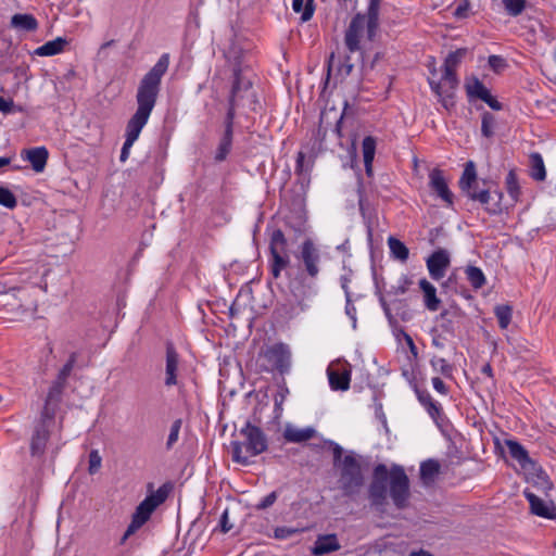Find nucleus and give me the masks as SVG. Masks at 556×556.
<instances>
[{
    "label": "nucleus",
    "instance_id": "obj_54",
    "mask_svg": "<svg viewBox=\"0 0 556 556\" xmlns=\"http://www.w3.org/2000/svg\"><path fill=\"white\" fill-rule=\"evenodd\" d=\"M329 444L331 446L332 455H333V460H332L333 468H336V467L342 465L344 462L343 448L341 445H339L338 443H336L333 441H329Z\"/></svg>",
    "mask_w": 556,
    "mask_h": 556
},
{
    "label": "nucleus",
    "instance_id": "obj_7",
    "mask_svg": "<svg viewBox=\"0 0 556 556\" xmlns=\"http://www.w3.org/2000/svg\"><path fill=\"white\" fill-rule=\"evenodd\" d=\"M168 488L166 484L160 486L156 492L148 495L136 508L131 521L128 525L124 535L121 539V544L140 529L151 517L152 513L157 506L163 504L168 496Z\"/></svg>",
    "mask_w": 556,
    "mask_h": 556
},
{
    "label": "nucleus",
    "instance_id": "obj_35",
    "mask_svg": "<svg viewBox=\"0 0 556 556\" xmlns=\"http://www.w3.org/2000/svg\"><path fill=\"white\" fill-rule=\"evenodd\" d=\"M465 88L469 100H482L490 92V90L477 77H472L471 79H469L466 83Z\"/></svg>",
    "mask_w": 556,
    "mask_h": 556
},
{
    "label": "nucleus",
    "instance_id": "obj_22",
    "mask_svg": "<svg viewBox=\"0 0 556 556\" xmlns=\"http://www.w3.org/2000/svg\"><path fill=\"white\" fill-rule=\"evenodd\" d=\"M10 27L17 33H35L39 27V23L33 14L16 13L10 20Z\"/></svg>",
    "mask_w": 556,
    "mask_h": 556
},
{
    "label": "nucleus",
    "instance_id": "obj_14",
    "mask_svg": "<svg viewBox=\"0 0 556 556\" xmlns=\"http://www.w3.org/2000/svg\"><path fill=\"white\" fill-rule=\"evenodd\" d=\"M426 265L430 277L439 281L451 266V255L447 250L438 249L427 258Z\"/></svg>",
    "mask_w": 556,
    "mask_h": 556
},
{
    "label": "nucleus",
    "instance_id": "obj_49",
    "mask_svg": "<svg viewBox=\"0 0 556 556\" xmlns=\"http://www.w3.org/2000/svg\"><path fill=\"white\" fill-rule=\"evenodd\" d=\"M412 285V280L408 276L402 275L396 285L391 286L390 290L388 291V294L392 295H400L407 292L409 286Z\"/></svg>",
    "mask_w": 556,
    "mask_h": 556
},
{
    "label": "nucleus",
    "instance_id": "obj_51",
    "mask_svg": "<svg viewBox=\"0 0 556 556\" xmlns=\"http://www.w3.org/2000/svg\"><path fill=\"white\" fill-rule=\"evenodd\" d=\"M488 64L495 73H501L508 66L506 60L503 56L496 54L489 56Z\"/></svg>",
    "mask_w": 556,
    "mask_h": 556
},
{
    "label": "nucleus",
    "instance_id": "obj_40",
    "mask_svg": "<svg viewBox=\"0 0 556 556\" xmlns=\"http://www.w3.org/2000/svg\"><path fill=\"white\" fill-rule=\"evenodd\" d=\"M288 395H289V389L287 387L285 378H282L281 381L278 383V389L274 396L276 417H279L281 415L282 405Z\"/></svg>",
    "mask_w": 556,
    "mask_h": 556
},
{
    "label": "nucleus",
    "instance_id": "obj_52",
    "mask_svg": "<svg viewBox=\"0 0 556 556\" xmlns=\"http://www.w3.org/2000/svg\"><path fill=\"white\" fill-rule=\"evenodd\" d=\"M102 464V457L100 456L98 450H91L89 453V467L88 472L90 475H94L99 471Z\"/></svg>",
    "mask_w": 556,
    "mask_h": 556
},
{
    "label": "nucleus",
    "instance_id": "obj_10",
    "mask_svg": "<svg viewBox=\"0 0 556 556\" xmlns=\"http://www.w3.org/2000/svg\"><path fill=\"white\" fill-rule=\"evenodd\" d=\"M291 350L288 344L276 343L264 352V358L268 364L266 371H278L285 376L291 370Z\"/></svg>",
    "mask_w": 556,
    "mask_h": 556
},
{
    "label": "nucleus",
    "instance_id": "obj_39",
    "mask_svg": "<svg viewBox=\"0 0 556 556\" xmlns=\"http://www.w3.org/2000/svg\"><path fill=\"white\" fill-rule=\"evenodd\" d=\"M494 314L497 318L501 329H506L513 317V307L508 304H501L494 307Z\"/></svg>",
    "mask_w": 556,
    "mask_h": 556
},
{
    "label": "nucleus",
    "instance_id": "obj_38",
    "mask_svg": "<svg viewBox=\"0 0 556 556\" xmlns=\"http://www.w3.org/2000/svg\"><path fill=\"white\" fill-rule=\"evenodd\" d=\"M530 163L532 168L531 177L538 181L544 180L546 177V170L542 155L538 152L531 153Z\"/></svg>",
    "mask_w": 556,
    "mask_h": 556
},
{
    "label": "nucleus",
    "instance_id": "obj_48",
    "mask_svg": "<svg viewBox=\"0 0 556 556\" xmlns=\"http://www.w3.org/2000/svg\"><path fill=\"white\" fill-rule=\"evenodd\" d=\"M0 205L13 210L17 205L15 194L7 187L0 186Z\"/></svg>",
    "mask_w": 556,
    "mask_h": 556
},
{
    "label": "nucleus",
    "instance_id": "obj_37",
    "mask_svg": "<svg viewBox=\"0 0 556 556\" xmlns=\"http://www.w3.org/2000/svg\"><path fill=\"white\" fill-rule=\"evenodd\" d=\"M292 9L295 13H302L301 20L307 22L314 15L315 3L314 0H292Z\"/></svg>",
    "mask_w": 556,
    "mask_h": 556
},
{
    "label": "nucleus",
    "instance_id": "obj_3",
    "mask_svg": "<svg viewBox=\"0 0 556 556\" xmlns=\"http://www.w3.org/2000/svg\"><path fill=\"white\" fill-rule=\"evenodd\" d=\"M467 53V48H459L450 52L443 62L441 80L429 79L431 90L447 111L455 108V91L459 85L456 70Z\"/></svg>",
    "mask_w": 556,
    "mask_h": 556
},
{
    "label": "nucleus",
    "instance_id": "obj_57",
    "mask_svg": "<svg viewBox=\"0 0 556 556\" xmlns=\"http://www.w3.org/2000/svg\"><path fill=\"white\" fill-rule=\"evenodd\" d=\"M442 289L458 292V281L456 270L452 271L447 279L442 283Z\"/></svg>",
    "mask_w": 556,
    "mask_h": 556
},
{
    "label": "nucleus",
    "instance_id": "obj_19",
    "mask_svg": "<svg viewBox=\"0 0 556 556\" xmlns=\"http://www.w3.org/2000/svg\"><path fill=\"white\" fill-rule=\"evenodd\" d=\"M414 391L418 402L425 407L431 419L440 426V421L443 419V408L440 403L434 401L426 389H420L415 384Z\"/></svg>",
    "mask_w": 556,
    "mask_h": 556
},
{
    "label": "nucleus",
    "instance_id": "obj_17",
    "mask_svg": "<svg viewBox=\"0 0 556 556\" xmlns=\"http://www.w3.org/2000/svg\"><path fill=\"white\" fill-rule=\"evenodd\" d=\"M180 356L173 342H166L165 354V379L164 386L167 388L178 386V367Z\"/></svg>",
    "mask_w": 556,
    "mask_h": 556
},
{
    "label": "nucleus",
    "instance_id": "obj_26",
    "mask_svg": "<svg viewBox=\"0 0 556 556\" xmlns=\"http://www.w3.org/2000/svg\"><path fill=\"white\" fill-rule=\"evenodd\" d=\"M419 288L424 293V303L427 309L435 312L439 309L441 300L437 295L435 287L426 278L419 280Z\"/></svg>",
    "mask_w": 556,
    "mask_h": 556
},
{
    "label": "nucleus",
    "instance_id": "obj_53",
    "mask_svg": "<svg viewBox=\"0 0 556 556\" xmlns=\"http://www.w3.org/2000/svg\"><path fill=\"white\" fill-rule=\"evenodd\" d=\"M393 306L396 312V315L401 317L402 320H409L412 317L410 312L407 308V304L405 300H395L393 301Z\"/></svg>",
    "mask_w": 556,
    "mask_h": 556
},
{
    "label": "nucleus",
    "instance_id": "obj_8",
    "mask_svg": "<svg viewBox=\"0 0 556 556\" xmlns=\"http://www.w3.org/2000/svg\"><path fill=\"white\" fill-rule=\"evenodd\" d=\"M296 260L299 261V274L302 281L307 282L308 286L314 285L320 274L321 255L312 239H305L301 243Z\"/></svg>",
    "mask_w": 556,
    "mask_h": 556
},
{
    "label": "nucleus",
    "instance_id": "obj_18",
    "mask_svg": "<svg viewBox=\"0 0 556 556\" xmlns=\"http://www.w3.org/2000/svg\"><path fill=\"white\" fill-rule=\"evenodd\" d=\"M47 422L50 421L43 420L42 415H40V420L36 425L34 434L30 440L31 456H42L45 454L46 446L50 437Z\"/></svg>",
    "mask_w": 556,
    "mask_h": 556
},
{
    "label": "nucleus",
    "instance_id": "obj_9",
    "mask_svg": "<svg viewBox=\"0 0 556 556\" xmlns=\"http://www.w3.org/2000/svg\"><path fill=\"white\" fill-rule=\"evenodd\" d=\"M288 241L281 229H275L270 235L269 241V268L274 278H279L281 271L290 264V257L287 254Z\"/></svg>",
    "mask_w": 556,
    "mask_h": 556
},
{
    "label": "nucleus",
    "instance_id": "obj_43",
    "mask_svg": "<svg viewBox=\"0 0 556 556\" xmlns=\"http://www.w3.org/2000/svg\"><path fill=\"white\" fill-rule=\"evenodd\" d=\"M430 364L435 371H439L444 377L451 378L453 376V366L445 358L433 356L430 359Z\"/></svg>",
    "mask_w": 556,
    "mask_h": 556
},
{
    "label": "nucleus",
    "instance_id": "obj_13",
    "mask_svg": "<svg viewBox=\"0 0 556 556\" xmlns=\"http://www.w3.org/2000/svg\"><path fill=\"white\" fill-rule=\"evenodd\" d=\"M525 497L530 504V511L539 517L546 519H556V505L549 497H541L529 490L523 491Z\"/></svg>",
    "mask_w": 556,
    "mask_h": 556
},
{
    "label": "nucleus",
    "instance_id": "obj_41",
    "mask_svg": "<svg viewBox=\"0 0 556 556\" xmlns=\"http://www.w3.org/2000/svg\"><path fill=\"white\" fill-rule=\"evenodd\" d=\"M506 190L514 201L518 200L520 194V188L518 184L517 174L514 169H510L505 178Z\"/></svg>",
    "mask_w": 556,
    "mask_h": 556
},
{
    "label": "nucleus",
    "instance_id": "obj_25",
    "mask_svg": "<svg viewBox=\"0 0 556 556\" xmlns=\"http://www.w3.org/2000/svg\"><path fill=\"white\" fill-rule=\"evenodd\" d=\"M329 386L333 391H346L351 382V369L345 368L342 371L332 368L327 369Z\"/></svg>",
    "mask_w": 556,
    "mask_h": 556
},
{
    "label": "nucleus",
    "instance_id": "obj_47",
    "mask_svg": "<svg viewBox=\"0 0 556 556\" xmlns=\"http://www.w3.org/2000/svg\"><path fill=\"white\" fill-rule=\"evenodd\" d=\"M182 426V419L178 418L174 420L169 428V433L166 441V450L170 451L179 439L180 429Z\"/></svg>",
    "mask_w": 556,
    "mask_h": 556
},
{
    "label": "nucleus",
    "instance_id": "obj_4",
    "mask_svg": "<svg viewBox=\"0 0 556 556\" xmlns=\"http://www.w3.org/2000/svg\"><path fill=\"white\" fill-rule=\"evenodd\" d=\"M363 463L364 459L362 455L354 451H349L344 455L343 464L334 468L338 476V489L341 491L343 497L356 501L362 493L365 485Z\"/></svg>",
    "mask_w": 556,
    "mask_h": 556
},
{
    "label": "nucleus",
    "instance_id": "obj_16",
    "mask_svg": "<svg viewBox=\"0 0 556 556\" xmlns=\"http://www.w3.org/2000/svg\"><path fill=\"white\" fill-rule=\"evenodd\" d=\"M429 187L431 191L446 204V206L453 205L454 194L448 188L443 170L433 168L429 173Z\"/></svg>",
    "mask_w": 556,
    "mask_h": 556
},
{
    "label": "nucleus",
    "instance_id": "obj_29",
    "mask_svg": "<svg viewBox=\"0 0 556 556\" xmlns=\"http://www.w3.org/2000/svg\"><path fill=\"white\" fill-rule=\"evenodd\" d=\"M440 463L435 459H427L420 464V480L425 485H431L440 473Z\"/></svg>",
    "mask_w": 556,
    "mask_h": 556
},
{
    "label": "nucleus",
    "instance_id": "obj_5",
    "mask_svg": "<svg viewBox=\"0 0 556 556\" xmlns=\"http://www.w3.org/2000/svg\"><path fill=\"white\" fill-rule=\"evenodd\" d=\"M240 434L244 438V442H231L232 460L240 465L248 466L250 459L248 456L242 455V446H245L250 456H257L267 451V437L260 427L252 425L250 420L241 428Z\"/></svg>",
    "mask_w": 556,
    "mask_h": 556
},
{
    "label": "nucleus",
    "instance_id": "obj_56",
    "mask_svg": "<svg viewBox=\"0 0 556 556\" xmlns=\"http://www.w3.org/2000/svg\"><path fill=\"white\" fill-rule=\"evenodd\" d=\"M298 533V529L290 527H277L274 530V538L277 540H286Z\"/></svg>",
    "mask_w": 556,
    "mask_h": 556
},
{
    "label": "nucleus",
    "instance_id": "obj_59",
    "mask_svg": "<svg viewBox=\"0 0 556 556\" xmlns=\"http://www.w3.org/2000/svg\"><path fill=\"white\" fill-rule=\"evenodd\" d=\"M327 116H328V113H321L320 121H319V126H318V129H317V132H316V139L319 141L320 146L323 144V142H324L325 138H326V135H327V127L324 126Z\"/></svg>",
    "mask_w": 556,
    "mask_h": 556
},
{
    "label": "nucleus",
    "instance_id": "obj_61",
    "mask_svg": "<svg viewBox=\"0 0 556 556\" xmlns=\"http://www.w3.org/2000/svg\"><path fill=\"white\" fill-rule=\"evenodd\" d=\"M432 386L433 389L439 392L440 394L446 395L448 393V388L444 383V381L439 377L432 378Z\"/></svg>",
    "mask_w": 556,
    "mask_h": 556
},
{
    "label": "nucleus",
    "instance_id": "obj_62",
    "mask_svg": "<svg viewBox=\"0 0 556 556\" xmlns=\"http://www.w3.org/2000/svg\"><path fill=\"white\" fill-rule=\"evenodd\" d=\"M468 9H469V3L467 0L460 2L454 11V16L457 18L466 17Z\"/></svg>",
    "mask_w": 556,
    "mask_h": 556
},
{
    "label": "nucleus",
    "instance_id": "obj_11",
    "mask_svg": "<svg viewBox=\"0 0 556 556\" xmlns=\"http://www.w3.org/2000/svg\"><path fill=\"white\" fill-rule=\"evenodd\" d=\"M235 118L236 113L232 110H227L223 123L224 130L214 155V160L217 163L224 162L232 149Z\"/></svg>",
    "mask_w": 556,
    "mask_h": 556
},
{
    "label": "nucleus",
    "instance_id": "obj_21",
    "mask_svg": "<svg viewBox=\"0 0 556 556\" xmlns=\"http://www.w3.org/2000/svg\"><path fill=\"white\" fill-rule=\"evenodd\" d=\"M506 446L510 457L518 462L522 469L530 470L535 468V462L529 456L528 451L519 442L507 440Z\"/></svg>",
    "mask_w": 556,
    "mask_h": 556
},
{
    "label": "nucleus",
    "instance_id": "obj_58",
    "mask_svg": "<svg viewBox=\"0 0 556 556\" xmlns=\"http://www.w3.org/2000/svg\"><path fill=\"white\" fill-rule=\"evenodd\" d=\"M220 532L227 533L232 529V523L229 522L228 509H225L219 518L218 527Z\"/></svg>",
    "mask_w": 556,
    "mask_h": 556
},
{
    "label": "nucleus",
    "instance_id": "obj_1",
    "mask_svg": "<svg viewBox=\"0 0 556 556\" xmlns=\"http://www.w3.org/2000/svg\"><path fill=\"white\" fill-rule=\"evenodd\" d=\"M168 66L169 54L164 53L139 81L136 93L137 110L126 125L125 141L119 155L121 162H125L128 159L131 147L148 123L161 91L162 78L166 74Z\"/></svg>",
    "mask_w": 556,
    "mask_h": 556
},
{
    "label": "nucleus",
    "instance_id": "obj_34",
    "mask_svg": "<svg viewBox=\"0 0 556 556\" xmlns=\"http://www.w3.org/2000/svg\"><path fill=\"white\" fill-rule=\"evenodd\" d=\"M388 245L390 249V254L394 260H397L402 263H405L408 260L409 250L400 239L389 237Z\"/></svg>",
    "mask_w": 556,
    "mask_h": 556
},
{
    "label": "nucleus",
    "instance_id": "obj_42",
    "mask_svg": "<svg viewBox=\"0 0 556 556\" xmlns=\"http://www.w3.org/2000/svg\"><path fill=\"white\" fill-rule=\"evenodd\" d=\"M496 119L490 112H484L481 116V134L485 138H491L494 135Z\"/></svg>",
    "mask_w": 556,
    "mask_h": 556
},
{
    "label": "nucleus",
    "instance_id": "obj_6",
    "mask_svg": "<svg viewBox=\"0 0 556 556\" xmlns=\"http://www.w3.org/2000/svg\"><path fill=\"white\" fill-rule=\"evenodd\" d=\"M226 56L233 61V81L228 98V109L236 113L237 109L242 104L245 96L251 94L252 81L248 78L241 68V50L231 46L226 52Z\"/></svg>",
    "mask_w": 556,
    "mask_h": 556
},
{
    "label": "nucleus",
    "instance_id": "obj_27",
    "mask_svg": "<svg viewBox=\"0 0 556 556\" xmlns=\"http://www.w3.org/2000/svg\"><path fill=\"white\" fill-rule=\"evenodd\" d=\"M381 0H369L367 11L364 14L367 20V37L369 40L376 36L379 25V10Z\"/></svg>",
    "mask_w": 556,
    "mask_h": 556
},
{
    "label": "nucleus",
    "instance_id": "obj_33",
    "mask_svg": "<svg viewBox=\"0 0 556 556\" xmlns=\"http://www.w3.org/2000/svg\"><path fill=\"white\" fill-rule=\"evenodd\" d=\"M462 316V309L458 306H451L450 309H444L440 313L439 318L442 320L440 327L444 332L450 334L455 333L454 318Z\"/></svg>",
    "mask_w": 556,
    "mask_h": 556
},
{
    "label": "nucleus",
    "instance_id": "obj_36",
    "mask_svg": "<svg viewBox=\"0 0 556 556\" xmlns=\"http://www.w3.org/2000/svg\"><path fill=\"white\" fill-rule=\"evenodd\" d=\"M464 271L468 282L473 289H481L485 285V276L479 267L468 265Z\"/></svg>",
    "mask_w": 556,
    "mask_h": 556
},
{
    "label": "nucleus",
    "instance_id": "obj_2",
    "mask_svg": "<svg viewBox=\"0 0 556 556\" xmlns=\"http://www.w3.org/2000/svg\"><path fill=\"white\" fill-rule=\"evenodd\" d=\"M388 490L394 506L403 509L409 500V479L401 465L393 464L390 469L378 464L372 471L368 486V498L371 506L379 508L387 504Z\"/></svg>",
    "mask_w": 556,
    "mask_h": 556
},
{
    "label": "nucleus",
    "instance_id": "obj_31",
    "mask_svg": "<svg viewBox=\"0 0 556 556\" xmlns=\"http://www.w3.org/2000/svg\"><path fill=\"white\" fill-rule=\"evenodd\" d=\"M477 182V172L476 166L472 161H468L465 165L464 172L458 181L459 188L462 191L466 192L468 195L469 192H472L475 189L472 186Z\"/></svg>",
    "mask_w": 556,
    "mask_h": 556
},
{
    "label": "nucleus",
    "instance_id": "obj_64",
    "mask_svg": "<svg viewBox=\"0 0 556 556\" xmlns=\"http://www.w3.org/2000/svg\"><path fill=\"white\" fill-rule=\"evenodd\" d=\"M304 161H305V154L303 152H299L296 156V164H295V174L298 176L304 175Z\"/></svg>",
    "mask_w": 556,
    "mask_h": 556
},
{
    "label": "nucleus",
    "instance_id": "obj_45",
    "mask_svg": "<svg viewBox=\"0 0 556 556\" xmlns=\"http://www.w3.org/2000/svg\"><path fill=\"white\" fill-rule=\"evenodd\" d=\"M376 139L371 136H367L363 139L362 150L364 163L374 162L375 152H376Z\"/></svg>",
    "mask_w": 556,
    "mask_h": 556
},
{
    "label": "nucleus",
    "instance_id": "obj_32",
    "mask_svg": "<svg viewBox=\"0 0 556 556\" xmlns=\"http://www.w3.org/2000/svg\"><path fill=\"white\" fill-rule=\"evenodd\" d=\"M66 45L67 40L65 38L58 37L38 47L35 50V54L39 56H52L62 52Z\"/></svg>",
    "mask_w": 556,
    "mask_h": 556
},
{
    "label": "nucleus",
    "instance_id": "obj_55",
    "mask_svg": "<svg viewBox=\"0 0 556 556\" xmlns=\"http://www.w3.org/2000/svg\"><path fill=\"white\" fill-rule=\"evenodd\" d=\"M278 494L276 491L270 492L265 497H263L255 506L257 510H265L268 507L273 506L277 501Z\"/></svg>",
    "mask_w": 556,
    "mask_h": 556
},
{
    "label": "nucleus",
    "instance_id": "obj_63",
    "mask_svg": "<svg viewBox=\"0 0 556 556\" xmlns=\"http://www.w3.org/2000/svg\"><path fill=\"white\" fill-rule=\"evenodd\" d=\"M483 102H485L492 110L500 111L502 110L503 105L501 102H498L492 94L489 92L484 99H482Z\"/></svg>",
    "mask_w": 556,
    "mask_h": 556
},
{
    "label": "nucleus",
    "instance_id": "obj_24",
    "mask_svg": "<svg viewBox=\"0 0 556 556\" xmlns=\"http://www.w3.org/2000/svg\"><path fill=\"white\" fill-rule=\"evenodd\" d=\"M467 197L473 201L480 202L491 215H496L502 212V205H498V200H495L492 192L486 189L479 191L475 189L472 192H469Z\"/></svg>",
    "mask_w": 556,
    "mask_h": 556
},
{
    "label": "nucleus",
    "instance_id": "obj_28",
    "mask_svg": "<svg viewBox=\"0 0 556 556\" xmlns=\"http://www.w3.org/2000/svg\"><path fill=\"white\" fill-rule=\"evenodd\" d=\"M529 471L533 473V486L536 488L538 491L543 493L546 497H549V492L554 490V484L549 480L547 473L536 463L535 468L530 469Z\"/></svg>",
    "mask_w": 556,
    "mask_h": 556
},
{
    "label": "nucleus",
    "instance_id": "obj_23",
    "mask_svg": "<svg viewBox=\"0 0 556 556\" xmlns=\"http://www.w3.org/2000/svg\"><path fill=\"white\" fill-rule=\"evenodd\" d=\"M341 545L334 533L318 535L314 546L312 547L313 555L323 556L331 552L339 551Z\"/></svg>",
    "mask_w": 556,
    "mask_h": 556
},
{
    "label": "nucleus",
    "instance_id": "obj_20",
    "mask_svg": "<svg viewBox=\"0 0 556 556\" xmlns=\"http://www.w3.org/2000/svg\"><path fill=\"white\" fill-rule=\"evenodd\" d=\"M21 157L30 163L35 173H42L47 166L49 151L43 146L23 149L21 151Z\"/></svg>",
    "mask_w": 556,
    "mask_h": 556
},
{
    "label": "nucleus",
    "instance_id": "obj_15",
    "mask_svg": "<svg viewBox=\"0 0 556 556\" xmlns=\"http://www.w3.org/2000/svg\"><path fill=\"white\" fill-rule=\"evenodd\" d=\"M66 388V383L54 379L47 393L45 405L41 410L42 419L52 421L55 416V410L62 401L63 392Z\"/></svg>",
    "mask_w": 556,
    "mask_h": 556
},
{
    "label": "nucleus",
    "instance_id": "obj_30",
    "mask_svg": "<svg viewBox=\"0 0 556 556\" xmlns=\"http://www.w3.org/2000/svg\"><path fill=\"white\" fill-rule=\"evenodd\" d=\"M315 433L316 430L312 427L300 429L292 426H287L283 431V438L288 442L301 443L312 439Z\"/></svg>",
    "mask_w": 556,
    "mask_h": 556
},
{
    "label": "nucleus",
    "instance_id": "obj_50",
    "mask_svg": "<svg viewBox=\"0 0 556 556\" xmlns=\"http://www.w3.org/2000/svg\"><path fill=\"white\" fill-rule=\"evenodd\" d=\"M25 110L22 105L15 104L12 99H5L0 96V112L3 114L23 113Z\"/></svg>",
    "mask_w": 556,
    "mask_h": 556
},
{
    "label": "nucleus",
    "instance_id": "obj_12",
    "mask_svg": "<svg viewBox=\"0 0 556 556\" xmlns=\"http://www.w3.org/2000/svg\"><path fill=\"white\" fill-rule=\"evenodd\" d=\"M365 26L367 27V20L363 13H356L344 35V43L349 52L353 53L361 50V37L364 31Z\"/></svg>",
    "mask_w": 556,
    "mask_h": 556
},
{
    "label": "nucleus",
    "instance_id": "obj_46",
    "mask_svg": "<svg viewBox=\"0 0 556 556\" xmlns=\"http://www.w3.org/2000/svg\"><path fill=\"white\" fill-rule=\"evenodd\" d=\"M76 361H77V353L76 352L71 353L67 362L59 370L55 379L67 383V379L72 374V370L76 364Z\"/></svg>",
    "mask_w": 556,
    "mask_h": 556
},
{
    "label": "nucleus",
    "instance_id": "obj_60",
    "mask_svg": "<svg viewBox=\"0 0 556 556\" xmlns=\"http://www.w3.org/2000/svg\"><path fill=\"white\" fill-rule=\"evenodd\" d=\"M345 313L352 319L353 324H356V307L352 302L351 295L345 298Z\"/></svg>",
    "mask_w": 556,
    "mask_h": 556
},
{
    "label": "nucleus",
    "instance_id": "obj_44",
    "mask_svg": "<svg viewBox=\"0 0 556 556\" xmlns=\"http://www.w3.org/2000/svg\"><path fill=\"white\" fill-rule=\"evenodd\" d=\"M506 13L509 16H519L526 9V0H502Z\"/></svg>",
    "mask_w": 556,
    "mask_h": 556
}]
</instances>
